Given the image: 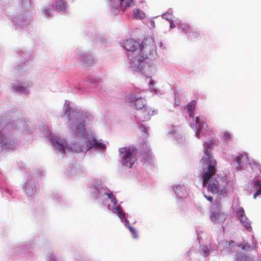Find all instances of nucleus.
<instances>
[{"mask_svg": "<svg viewBox=\"0 0 261 261\" xmlns=\"http://www.w3.org/2000/svg\"><path fill=\"white\" fill-rule=\"evenodd\" d=\"M22 189L27 195H32L36 191L34 180L32 178L27 179L23 185Z\"/></svg>", "mask_w": 261, "mask_h": 261, "instance_id": "6ab92c4d", "label": "nucleus"}, {"mask_svg": "<svg viewBox=\"0 0 261 261\" xmlns=\"http://www.w3.org/2000/svg\"><path fill=\"white\" fill-rule=\"evenodd\" d=\"M140 99L145 100L141 96L139 95V93L137 91L132 92L130 93L125 95V101L131 104V106L137 111V108L135 107V104H137L138 106H140L139 102Z\"/></svg>", "mask_w": 261, "mask_h": 261, "instance_id": "a211bd4d", "label": "nucleus"}, {"mask_svg": "<svg viewBox=\"0 0 261 261\" xmlns=\"http://www.w3.org/2000/svg\"><path fill=\"white\" fill-rule=\"evenodd\" d=\"M214 207H216L217 210L212 212L210 217L211 221L216 223H223L226 219V214L219 209V205L217 202L215 203Z\"/></svg>", "mask_w": 261, "mask_h": 261, "instance_id": "dca6fc26", "label": "nucleus"}, {"mask_svg": "<svg viewBox=\"0 0 261 261\" xmlns=\"http://www.w3.org/2000/svg\"><path fill=\"white\" fill-rule=\"evenodd\" d=\"M236 216L242 225L246 230L252 231L251 223L250 220L245 215V211L243 207H239L236 210Z\"/></svg>", "mask_w": 261, "mask_h": 261, "instance_id": "ddd939ff", "label": "nucleus"}, {"mask_svg": "<svg viewBox=\"0 0 261 261\" xmlns=\"http://www.w3.org/2000/svg\"><path fill=\"white\" fill-rule=\"evenodd\" d=\"M213 145L214 142L211 140L203 144L204 153L201 160L202 171L200 176L203 186L206 187L208 192L221 199L226 196L228 192L233 190L234 181L233 177L227 176L223 178L216 176L217 162L210 150Z\"/></svg>", "mask_w": 261, "mask_h": 261, "instance_id": "f03ea898", "label": "nucleus"}, {"mask_svg": "<svg viewBox=\"0 0 261 261\" xmlns=\"http://www.w3.org/2000/svg\"><path fill=\"white\" fill-rule=\"evenodd\" d=\"M159 45H160V46L161 47H163V43H162V42H160V43H159Z\"/></svg>", "mask_w": 261, "mask_h": 261, "instance_id": "c03bdc74", "label": "nucleus"}, {"mask_svg": "<svg viewBox=\"0 0 261 261\" xmlns=\"http://www.w3.org/2000/svg\"><path fill=\"white\" fill-rule=\"evenodd\" d=\"M222 140L226 142H229L232 140V136L231 134L227 131L222 132Z\"/></svg>", "mask_w": 261, "mask_h": 261, "instance_id": "c85d7f7f", "label": "nucleus"}, {"mask_svg": "<svg viewBox=\"0 0 261 261\" xmlns=\"http://www.w3.org/2000/svg\"><path fill=\"white\" fill-rule=\"evenodd\" d=\"M140 129L141 130V131H142V132L144 133H146V132H147V128L145 127V126H144L143 125H140Z\"/></svg>", "mask_w": 261, "mask_h": 261, "instance_id": "58836bf2", "label": "nucleus"}, {"mask_svg": "<svg viewBox=\"0 0 261 261\" xmlns=\"http://www.w3.org/2000/svg\"><path fill=\"white\" fill-rule=\"evenodd\" d=\"M34 246V242L32 241H27L24 243L16 245L11 248V252L14 254H19L22 253H29L30 249H32Z\"/></svg>", "mask_w": 261, "mask_h": 261, "instance_id": "4468645a", "label": "nucleus"}, {"mask_svg": "<svg viewBox=\"0 0 261 261\" xmlns=\"http://www.w3.org/2000/svg\"><path fill=\"white\" fill-rule=\"evenodd\" d=\"M64 116L68 118L72 135L68 142L64 138L51 134L45 129L43 135L51 143L57 153L65 154L67 152L80 153L90 149L103 151L106 145L101 140H97L95 134L85 126L91 123L93 116L88 111L76 108L70 101L66 100L62 108Z\"/></svg>", "mask_w": 261, "mask_h": 261, "instance_id": "f257e3e1", "label": "nucleus"}, {"mask_svg": "<svg viewBox=\"0 0 261 261\" xmlns=\"http://www.w3.org/2000/svg\"><path fill=\"white\" fill-rule=\"evenodd\" d=\"M173 190L177 196L182 199L188 195V191L184 185H178L173 187Z\"/></svg>", "mask_w": 261, "mask_h": 261, "instance_id": "4be33fe9", "label": "nucleus"}, {"mask_svg": "<svg viewBox=\"0 0 261 261\" xmlns=\"http://www.w3.org/2000/svg\"><path fill=\"white\" fill-rule=\"evenodd\" d=\"M119 155L122 167L132 168L137 162V150L133 147H123L119 149Z\"/></svg>", "mask_w": 261, "mask_h": 261, "instance_id": "423d86ee", "label": "nucleus"}, {"mask_svg": "<svg viewBox=\"0 0 261 261\" xmlns=\"http://www.w3.org/2000/svg\"><path fill=\"white\" fill-rule=\"evenodd\" d=\"M169 14L168 13H164L162 15V17L170 22V28L173 29L176 27L175 21L172 20L171 17H166V16Z\"/></svg>", "mask_w": 261, "mask_h": 261, "instance_id": "2f4dec72", "label": "nucleus"}, {"mask_svg": "<svg viewBox=\"0 0 261 261\" xmlns=\"http://www.w3.org/2000/svg\"><path fill=\"white\" fill-rule=\"evenodd\" d=\"M196 106V102L192 101L189 103L187 106L184 107V110L187 112L190 117H193V113Z\"/></svg>", "mask_w": 261, "mask_h": 261, "instance_id": "bb28decb", "label": "nucleus"}, {"mask_svg": "<svg viewBox=\"0 0 261 261\" xmlns=\"http://www.w3.org/2000/svg\"><path fill=\"white\" fill-rule=\"evenodd\" d=\"M75 59L80 65L88 67L94 62L95 58L93 55L84 50H78L75 55Z\"/></svg>", "mask_w": 261, "mask_h": 261, "instance_id": "9d476101", "label": "nucleus"}, {"mask_svg": "<svg viewBox=\"0 0 261 261\" xmlns=\"http://www.w3.org/2000/svg\"><path fill=\"white\" fill-rule=\"evenodd\" d=\"M169 14H167L166 16V17H171L172 18V13L171 12H167Z\"/></svg>", "mask_w": 261, "mask_h": 261, "instance_id": "37998d69", "label": "nucleus"}, {"mask_svg": "<svg viewBox=\"0 0 261 261\" xmlns=\"http://www.w3.org/2000/svg\"><path fill=\"white\" fill-rule=\"evenodd\" d=\"M46 261H57L56 257V253L54 252L47 253L45 258Z\"/></svg>", "mask_w": 261, "mask_h": 261, "instance_id": "72a5a7b5", "label": "nucleus"}, {"mask_svg": "<svg viewBox=\"0 0 261 261\" xmlns=\"http://www.w3.org/2000/svg\"><path fill=\"white\" fill-rule=\"evenodd\" d=\"M133 2L134 0H108V4L112 11L117 13L130 7Z\"/></svg>", "mask_w": 261, "mask_h": 261, "instance_id": "9b49d317", "label": "nucleus"}, {"mask_svg": "<svg viewBox=\"0 0 261 261\" xmlns=\"http://www.w3.org/2000/svg\"><path fill=\"white\" fill-rule=\"evenodd\" d=\"M53 12L49 6H46L41 10V14L45 17H49L51 16Z\"/></svg>", "mask_w": 261, "mask_h": 261, "instance_id": "7c9ffc66", "label": "nucleus"}, {"mask_svg": "<svg viewBox=\"0 0 261 261\" xmlns=\"http://www.w3.org/2000/svg\"><path fill=\"white\" fill-rule=\"evenodd\" d=\"M194 123L191 125V127L195 130V136L197 138L199 139L204 136L206 133L211 131L210 128L204 122L203 118L197 117L193 118Z\"/></svg>", "mask_w": 261, "mask_h": 261, "instance_id": "1a4fd4ad", "label": "nucleus"}, {"mask_svg": "<svg viewBox=\"0 0 261 261\" xmlns=\"http://www.w3.org/2000/svg\"><path fill=\"white\" fill-rule=\"evenodd\" d=\"M69 172L71 175H76L80 174L81 170L79 165H75L74 167H71Z\"/></svg>", "mask_w": 261, "mask_h": 261, "instance_id": "473e14b6", "label": "nucleus"}, {"mask_svg": "<svg viewBox=\"0 0 261 261\" xmlns=\"http://www.w3.org/2000/svg\"><path fill=\"white\" fill-rule=\"evenodd\" d=\"M187 36L190 37L196 38L199 36V33L196 30L191 28Z\"/></svg>", "mask_w": 261, "mask_h": 261, "instance_id": "c9c22d12", "label": "nucleus"}, {"mask_svg": "<svg viewBox=\"0 0 261 261\" xmlns=\"http://www.w3.org/2000/svg\"><path fill=\"white\" fill-rule=\"evenodd\" d=\"M231 163L233 169L239 171L243 169L244 166L249 163L252 170L256 174L261 173V165L254 160L249 162L248 154L243 152L231 156Z\"/></svg>", "mask_w": 261, "mask_h": 261, "instance_id": "39448f33", "label": "nucleus"}, {"mask_svg": "<svg viewBox=\"0 0 261 261\" xmlns=\"http://www.w3.org/2000/svg\"><path fill=\"white\" fill-rule=\"evenodd\" d=\"M235 260L236 261H253L252 257L241 252L237 253Z\"/></svg>", "mask_w": 261, "mask_h": 261, "instance_id": "cd10ccee", "label": "nucleus"}, {"mask_svg": "<svg viewBox=\"0 0 261 261\" xmlns=\"http://www.w3.org/2000/svg\"><path fill=\"white\" fill-rule=\"evenodd\" d=\"M21 5L25 7H29L31 5V0H21Z\"/></svg>", "mask_w": 261, "mask_h": 261, "instance_id": "e433bc0d", "label": "nucleus"}, {"mask_svg": "<svg viewBox=\"0 0 261 261\" xmlns=\"http://www.w3.org/2000/svg\"><path fill=\"white\" fill-rule=\"evenodd\" d=\"M107 181L105 177L95 179L92 185L88 188L91 198L97 200L103 204L107 208L116 215L119 219L124 218V211L119 204L114 192L107 187L102 186Z\"/></svg>", "mask_w": 261, "mask_h": 261, "instance_id": "20e7f679", "label": "nucleus"}, {"mask_svg": "<svg viewBox=\"0 0 261 261\" xmlns=\"http://www.w3.org/2000/svg\"><path fill=\"white\" fill-rule=\"evenodd\" d=\"M204 197L210 202L213 201V197L211 196H207L206 195H204Z\"/></svg>", "mask_w": 261, "mask_h": 261, "instance_id": "ea45409f", "label": "nucleus"}, {"mask_svg": "<svg viewBox=\"0 0 261 261\" xmlns=\"http://www.w3.org/2000/svg\"><path fill=\"white\" fill-rule=\"evenodd\" d=\"M252 244H249L248 243L241 245L240 246L242 249L245 250H249L254 249L256 245V242L254 241V238L252 236Z\"/></svg>", "mask_w": 261, "mask_h": 261, "instance_id": "c756f323", "label": "nucleus"}, {"mask_svg": "<svg viewBox=\"0 0 261 261\" xmlns=\"http://www.w3.org/2000/svg\"><path fill=\"white\" fill-rule=\"evenodd\" d=\"M140 106L135 104L137 108L135 117L141 121L149 120L151 117L157 113V111L152 109L146 105L145 100L140 99Z\"/></svg>", "mask_w": 261, "mask_h": 261, "instance_id": "6e6552de", "label": "nucleus"}, {"mask_svg": "<svg viewBox=\"0 0 261 261\" xmlns=\"http://www.w3.org/2000/svg\"><path fill=\"white\" fill-rule=\"evenodd\" d=\"M133 16L135 19L141 20L145 18L146 14L142 10L135 8L133 10Z\"/></svg>", "mask_w": 261, "mask_h": 261, "instance_id": "a878e982", "label": "nucleus"}, {"mask_svg": "<svg viewBox=\"0 0 261 261\" xmlns=\"http://www.w3.org/2000/svg\"><path fill=\"white\" fill-rule=\"evenodd\" d=\"M175 23L182 33L186 35H188L191 29V25L189 23L179 19H176L175 20Z\"/></svg>", "mask_w": 261, "mask_h": 261, "instance_id": "5701e85b", "label": "nucleus"}, {"mask_svg": "<svg viewBox=\"0 0 261 261\" xmlns=\"http://www.w3.org/2000/svg\"><path fill=\"white\" fill-rule=\"evenodd\" d=\"M145 147L144 150L142 153V155L144 160V162L147 164H151L152 160V156L150 148L148 147L146 143L145 144Z\"/></svg>", "mask_w": 261, "mask_h": 261, "instance_id": "393cba45", "label": "nucleus"}, {"mask_svg": "<svg viewBox=\"0 0 261 261\" xmlns=\"http://www.w3.org/2000/svg\"><path fill=\"white\" fill-rule=\"evenodd\" d=\"M121 45L126 51L128 55L130 70L136 73H140L144 77L151 79L156 72L157 68L154 62L156 58L151 54L146 53L145 47L134 39L123 40ZM154 82L150 79L148 86L151 92L158 94V90L154 87Z\"/></svg>", "mask_w": 261, "mask_h": 261, "instance_id": "7ed1b4c3", "label": "nucleus"}, {"mask_svg": "<svg viewBox=\"0 0 261 261\" xmlns=\"http://www.w3.org/2000/svg\"><path fill=\"white\" fill-rule=\"evenodd\" d=\"M13 24L15 26L20 28L27 25L29 22V19L27 17L25 12H20L13 14L10 18Z\"/></svg>", "mask_w": 261, "mask_h": 261, "instance_id": "2eb2a0df", "label": "nucleus"}, {"mask_svg": "<svg viewBox=\"0 0 261 261\" xmlns=\"http://www.w3.org/2000/svg\"><path fill=\"white\" fill-rule=\"evenodd\" d=\"M120 219L122 222L124 223V224L125 226V227H127L129 229V231L130 232V233L132 234V237L135 239H138V234L137 231L135 228H134L130 225L128 220L125 217V213L124 212V218Z\"/></svg>", "mask_w": 261, "mask_h": 261, "instance_id": "b1692460", "label": "nucleus"}, {"mask_svg": "<svg viewBox=\"0 0 261 261\" xmlns=\"http://www.w3.org/2000/svg\"><path fill=\"white\" fill-rule=\"evenodd\" d=\"M53 7L55 11L62 14L68 12L69 7L65 0H55Z\"/></svg>", "mask_w": 261, "mask_h": 261, "instance_id": "aec40b11", "label": "nucleus"}, {"mask_svg": "<svg viewBox=\"0 0 261 261\" xmlns=\"http://www.w3.org/2000/svg\"><path fill=\"white\" fill-rule=\"evenodd\" d=\"M32 85V84L31 81L25 80L21 83L14 84L12 87V90L14 92L25 95L29 93Z\"/></svg>", "mask_w": 261, "mask_h": 261, "instance_id": "f3484780", "label": "nucleus"}, {"mask_svg": "<svg viewBox=\"0 0 261 261\" xmlns=\"http://www.w3.org/2000/svg\"><path fill=\"white\" fill-rule=\"evenodd\" d=\"M197 236L200 244V254L204 257L208 256L212 251L216 250V245L211 243L210 237L202 231H197Z\"/></svg>", "mask_w": 261, "mask_h": 261, "instance_id": "0eeeda50", "label": "nucleus"}, {"mask_svg": "<svg viewBox=\"0 0 261 261\" xmlns=\"http://www.w3.org/2000/svg\"><path fill=\"white\" fill-rule=\"evenodd\" d=\"M14 124L16 125L19 128H20L23 131H27L28 132V130L26 129V126H28V124L24 122L19 121L18 123L17 122H13Z\"/></svg>", "mask_w": 261, "mask_h": 261, "instance_id": "f704fd0d", "label": "nucleus"}, {"mask_svg": "<svg viewBox=\"0 0 261 261\" xmlns=\"http://www.w3.org/2000/svg\"><path fill=\"white\" fill-rule=\"evenodd\" d=\"M167 136L169 139L175 140L179 144H182L185 140V137L178 130L177 127L170 125L167 130Z\"/></svg>", "mask_w": 261, "mask_h": 261, "instance_id": "f8f14e48", "label": "nucleus"}, {"mask_svg": "<svg viewBox=\"0 0 261 261\" xmlns=\"http://www.w3.org/2000/svg\"><path fill=\"white\" fill-rule=\"evenodd\" d=\"M223 243L225 244V245L226 246L227 248H229L231 247H234V242L232 241L230 242H228L227 241L224 242Z\"/></svg>", "mask_w": 261, "mask_h": 261, "instance_id": "4c0bfd02", "label": "nucleus"}, {"mask_svg": "<svg viewBox=\"0 0 261 261\" xmlns=\"http://www.w3.org/2000/svg\"><path fill=\"white\" fill-rule=\"evenodd\" d=\"M155 27V22L154 20H151L150 21V28H154Z\"/></svg>", "mask_w": 261, "mask_h": 261, "instance_id": "79ce46f5", "label": "nucleus"}, {"mask_svg": "<svg viewBox=\"0 0 261 261\" xmlns=\"http://www.w3.org/2000/svg\"><path fill=\"white\" fill-rule=\"evenodd\" d=\"M175 100L174 105L175 107L178 106L180 103H179V102L177 100V97H176V94L175 95Z\"/></svg>", "mask_w": 261, "mask_h": 261, "instance_id": "a19ab883", "label": "nucleus"}, {"mask_svg": "<svg viewBox=\"0 0 261 261\" xmlns=\"http://www.w3.org/2000/svg\"><path fill=\"white\" fill-rule=\"evenodd\" d=\"M250 188L252 190H255L253 198L255 199L257 196L261 195V176H258L256 178L251 180L250 182Z\"/></svg>", "mask_w": 261, "mask_h": 261, "instance_id": "412c9836", "label": "nucleus"}]
</instances>
